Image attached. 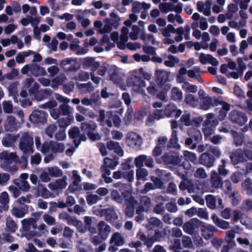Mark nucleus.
<instances>
[{"label":"nucleus","instance_id":"57","mask_svg":"<svg viewBox=\"0 0 252 252\" xmlns=\"http://www.w3.org/2000/svg\"><path fill=\"white\" fill-rule=\"evenodd\" d=\"M180 121L186 126L192 125L190 119V115L189 113L183 115L181 117Z\"/></svg>","mask_w":252,"mask_h":252},{"label":"nucleus","instance_id":"3","mask_svg":"<svg viewBox=\"0 0 252 252\" xmlns=\"http://www.w3.org/2000/svg\"><path fill=\"white\" fill-rule=\"evenodd\" d=\"M137 237L142 242L143 244L146 246L148 248H150L152 247L155 242L160 241L162 237V233L158 230H156L154 236L151 237H146V235L140 231L138 232L137 234Z\"/></svg>","mask_w":252,"mask_h":252},{"label":"nucleus","instance_id":"52","mask_svg":"<svg viewBox=\"0 0 252 252\" xmlns=\"http://www.w3.org/2000/svg\"><path fill=\"white\" fill-rule=\"evenodd\" d=\"M168 58L169 60L165 61L164 63L166 66L173 67L175 63H177L178 62V59L173 55H169Z\"/></svg>","mask_w":252,"mask_h":252},{"label":"nucleus","instance_id":"20","mask_svg":"<svg viewBox=\"0 0 252 252\" xmlns=\"http://www.w3.org/2000/svg\"><path fill=\"white\" fill-rule=\"evenodd\" d=\"M98 234L103 240H106L110 231V226L104 221H100L97 225Z\"/></svg>","mask_w":252,"mask_h":252},{"label":"nucleus","instance_id":"14","mask_svg":"<svg viewBox=\"0 0 252 252\" xmlns=\"http://www.w3.org/2000/svg\"><path fill=\"white\" fill-rule=\"evenodd\" d=\"M137 203L134 196H130L125 200L126 208L124 210L126 216L128 218H132L133 216L135 205Z\"/></svg>","mask_w":252,"mask_h":252},{"label":"nucleus","instance_id":"42","mask_svg":"<svg viewBox=\"0 0 252 252\" xmlns=\"http://www.w3.org/2000/svg\"><path fill=\"white\" fill-rule=\"evenodd\" d=\"M171 84H166L165 87L159 88L162 89V91L158 93H157V97L162 100H165L166 99V93L171 89Z\"/></svg>","mask_w":252,"mask_h":252},{"label":"nucleus","instance_id":"25","mask_svg":"<svg viewBox=\"0 0 252 252\" xmlns=\"http://www.w3.org/2000/svg\"><path fill=\"white\" fill-rule=\"evenodd\" d=\"M211 218L214 223L218 227L222 229H227L229 228V222L219 218L216 214H213Z\"/></svg>","mask_w":252,"mask_h":252},{"label":"nucleus","instance_id":"49","mask_svg":"<svg viewBox=\"0 0 252 252\" xmlns=\"http://www.w3.org/2000/svg\"><path fill=\"white\" fill-rule=\"evenodd\" d=\"M226 241L222 239H219L217 238H213L211 240V243L213 246L216 249L219 250L220 247H222L223 245H225Z\"/></svg>","mask_w":252,"mask_h":252},{"label":"nucleus","instance_id":"18","mask_svg":"<svg viewBox=\"0 0 252 252\" xmlns=\"http://www.w3.org/2000/svg\"><path fill=\"white\" fill-rule=\"evenodd\" d=\"M164 111L166 117L168 118L175 117V118H177L179 117L182 113V111L180 109H178L177 106L173 104L167 105Z\"/></svg>","mask_w":252,"mask_h":252},{"label":"nucleus","instance_id":"15","mask_svg":"<svg viewBox=\"0 0 252 252\" xmlns=\"http://www.w3.org/2000/svg\"><path fill=\"white\" fill-rule=\"evenodd\" d=\"M114 186L118 188L119 192L120 191L121 192L125 200L127 198H129L130 196H133L132 195L130 186L121 182H118L114 185Z\"/></svg>","mask_w":252,"mask_h":252},{"label":"nucleus","instance_id":"16","mask_svg":"<svg viewBox=\"0 0 252 252\" xmlns=\"http://www.w3.org/2000/svg\"><path fill=\"white\" fill-rule=\"evenodd\" d=\"M199 163L207 167H211L214 165L215 158L208 152L202 153L199 157Z\"/></svg>","mask_w":252,"mask_h":252},{"label":"nucleus","instance_id":"63","mask_svg":"<svg viewBox=\"0 0 252 252\" xmlns=\"http://www.w3.org/2000/svg\"><path fill=\"white\" fill-rule=\"evenodd\" d=\"M63 79L62 76H57L52 80V88H57L59 85H61L63 83Z\"/></svg>","mask_w":252,"mask_h":252},{"label":"nucleus","instance_id":"30","mask_svg":"<svg viewBox=\"0 0 252 252\" xmlns=\"http://www.w3.org/2000/svg\"><path fill=\"white\" fill-rule=\"evenodd\" d=\"M207 119L203 124V126H209L215 129L218 124V121L214 118L213 113H209L207 115Z\"/></svg>","mask_w":252,"mask_h":252},{"label":"nucleus","instance_id":"9","mask_svg":"<svg viewBox=\"0 0 252 252\" xmlns=\"http://www.w3.org/2000/svg\"><path fill=\"white\" fill-rule=\"evenodd\" d=\"M163 163L166 165L176 166L181 162L179 155L177 153L169 151L163 154L161 157Z\"/></svg>","mask_w":252,"mask_h":252},{"label":"nucleus","instance_id":"64","mask_svg":"<svg viewBox=\"0 0 252 252\" xmlns=\"http://www.w3.org/2000/svg\"><path fill=\"white\" fill-rule=\"evenodd\" d=\"M57 129V127L56 125H50L46 128L45 132L50 138H52L54 133Z\"/></svg>","mask_w":252,"mask_h":252},{"label":"nucleus","instance_id":"21","mask_svg":"<svg viewBox=\"0 0 252 252\" xmlns=\"http://www.w3.org/2000/svg\"><path fill=\"white\" fill-rule=\"evenodd\" d=\"M66 179V177L64 176L63 178L57 179L55 182L50 183L49 185L50 189L53 190H57L65 188L67 185Z\"/></svg>","mask_w":252,"mask_h":252},{"label":"nucleus","instance_id":"12","mask_svg":"<svg viewBox=\"0 0 252 252\" xmlns=\"http://www.w3.org/2000/svg\"><path fill=\"white\" fill-rule=\"evenodd\" d=\"M95 213L100 217L104 216L107 221H114L118 219V216L113 209H97Z\"/></svg>","mask_w":252,"mask_h":252},{"label":"nucleus","instance_id":"32","mask_svg":"<svg viewBox=\"0 0 252 252\" xmlns=\"http://www.w3.org/2000/svg\"><path fill=\"white\" fill-rule=\"evenodd\" d=\"M233 138L234 143L236 146H242L244 142V136L242 133H239L235 130H231Z\"/></svg>","mask_w":252,"mask_h":252},{"label":"nucleus","instance_id":"11","mask_svg":"<svg viewBox=\"0 0 252 252\" xmlns=\"http://www.w3.org/2000/svg\"><path fill=\"white\" fill-rule=\"evenodd\" d=\"M48 114L43 111L34 110L30 115V121L35 124H44L47 122Z\"/></svg>","mask_w":252,"mask_h":252},{"label":"nucleus","instance_id":"27","mask_svg":"<svg viewBox=\"0 0 252 252\" xmlns=\"http://www.w3.org/2000/svg\"><path fill=\"white\" fill-rule=\"evenodd\" d=\"M31 73L35 77L43 76L46 74L45 68L35 63L31 64Z\"/></svg>","mask_w":252,"mask_h":252},{"label":"nucleus","instance_id":"7","mask_svg":"<svg viewBox=\"0 0 252 252\" xmlns=\"http://www.w3.org/2000/svg\"><path fill=\"white\" fill-rule=\"evenodd\" d=\"M60 66L66 72H73L78 70L80 65L75 59L66 58L60 62Z\"/></svg>","mask_w":252,"mask_h":252},{"label":"nucleus","instance_id":"59","mask_svg":"<svg viewBox=\"0 0 252 252\" xmlns=\"http://www.w3.org/2000/svg\"><path fill=\"white\" fill-rule=\"evenodd\" d=\"M153 116L157 120L163 119L166 116L165 111L161 109H156L153 113Z\"/></svg>","mask_w":252,"mask_h":252},{"label":"nucleus","instance_id":"8","mask_svg":"<svg viewBox=\"0 0 252 252\" xmlns=\"http://www.w3.org/2000/svg\"><path fill=\"white\" fill-rule=\"evenodd\" d=\"M156 76V82L158 88L165 87L166 84H170V73L163 70H157L155 73Z\"/></svg>","mask_w":252,"mask_h":252},{"label":"nucleus","instance_id":"4","mask_svg":"<svg viewBox=\"0 0 252 252\" xmlns=\"http://www.w3.org/2000/svg\"><path fill=\"white\" fill-rule=\"evenodd\" d=\"M203 222L196 218L190 219L189 221L185 222L183 225L184 231L189 234H192L194 232L199 230Z\"/></svg>","mask_w":252,"mask_h":252},{"label":"nucleus","instance_id":"34","mask_svg":"<svg viewBox=\"0 0 252 252\" xmlns=\"http://www.w3.org/2000/svg\"><path fill=\"white\" fill-rule=\"evenodd\" d=\"M200 107L202 109L207 110L212 106V99L208 96L201 98Z\"/></svg>","mask_w":252,"mask_h":252},{"label":"nucleus","instance_id":"46","mask_svg":"<svg viewBox=\"0 0 252 252\" xmlns=\"http://www.w3.org/2000/svg\"><path fill=\"white\" fill-rule=\"evenodd\" d=\"M74 120L73 117L68 116L66 118H62L59 120V125L60 127H66L71 124Z\"/></svg>","mask_w":252,"mask_h":252},{"label":"nucleus","instance_id":"1","mask_svg":"<svg viewBox=\"0 0 252 252\" xmlns=\"http://www.w3.org/2000/svg\"><path fill=\"white\" fill-rule=\"evenodd\" d=\"M189 136L185 139V145L190 149H194L197 145L200 143L202 139V134L200 131L196 128H190L188 130Z\"/></svg>","mask_w":252,"mask_h":252},{"label":"nucleus","instance_id":"58","mask_svg":"<svg viewBox=\"0 0 252 252\" xmlns=\"http://www.w3.org/2000/svg\"><path fill=\"white\" fill-rule=\"evenodd\" d=\"M57 102L54 99L49 100V101L41 105V108L44 109L50 108L51 110L54 109V107L57 106Z\"/></svg>","mask_w":252,"mask_h":252},{"label":"nucleus","instance_id":"10","mask_svg":"<svg viewBox=\"0 0 252 252\" xmlns=\"http://www.w3.org/2000/svg\"><path fill=\"white\" fill-rule=\"evenodd\" d=\"M229 119L232 123L239 126L245 125L248 120L245 113L237 110H233L230 113Z\"/></svg>","mask_w":252,"mask_h":252},{"label":"nucleus","instance_id":"48","mask_svg":"<svg viewBox=\"0 0 252 252\" xmlns=\"http://www.w3.org/2000/svg\"><path fill=\"white\" fill-rule=\"evenodd\" d=\"M100 199L101 198L96 194H91L88 195L86 197L87 203L90 206L95 204L98 200Z\"/></svg>","mask_w":252,"mask_h":252},{"label":"nucleus","instance_id":"19","mask_svg":"<svg viewBox=\"0 0 252 252\" xmlns=\"http://www.w3.org/2000/svg\"><path fill=\"white\" fill-rule=\"evenodd\" d=\"M230 158L232 163L234 165L240 162L245 161L244 151L241 149H238L231 153Z\"/></svg>","mask_w":252,"mask_h":252},{"label":"nucleus","instance_id":"22","mask_svg":"<svg viewBox=\"0 0 252 252\" xmlns=\"http://www.w3.org/2000/svg\"><path fill=\"white\" fill-rule=\"evenodd\" d=\"M107 148L110 151H113L115 153L120 157H122L124 155V151L118 142L112 140L108 141L107 142Z\"/></svg>","mask_w":252,"mask_h":252},{"label":"nucleus","instance_id":"26","mask_svg":"<svg viewBox=\"0 0 252 252\" xmlns=\"http://www.w3.org/2000/svg\"><path fill=\"white\" fill-rule=\"evenodd\" d=\"M96 127L97 125L94 122H91V123L82 122L80 126L81 131L87 135L95 131Z\"/></svg>","mask_w":252,"mask_h":252},{"label":"nucleus","instance_id":"33","mask_svg":"<svg viewBox=\"0 0 252 252\" xmlns=\"http://www.w3.org/2000/svg\"><path fill=\"white\" fill-rule=\"evenodd\" d=\"M68 134L69 137L73 140L75 144V142H76L80 134V129L77 126L71 127L68 130Z\"/></svg>","mask_w":252,"mask_h":252},{"label":"nucleus","instance_id":"62","mask_svg":"<svg viewBox=\"0 0 252 252\" xmlns=\"http://www.w3.org/2000/svg\"><path fill=\"white\" fill-rule=\"evenodd\" d=\"M182 244L184 248H190L192 247L191 240L189 236H185L182 237Z\"/></svg>","mask_w":252,"mask_h":252},{"label":"nucleus","instance_id":"53","mask_svg":"<svg viewBox=\"0 0 252 252\" xmlns=\"http://www.w3.org/2000/svg\"><path fill=\"white\" fill-rule=\"evenodd\" d=\"M3 109L5 113L10 114L13 111V105L10 101H5L2 103Z\"/></svg>","mask_w":252,"mask_h":252},{"label":"nucleus","instance_id":"51","mask_svg":"<svg viewBox=\"0 0 252 252\" xmlns=\"http://www.w3.org/2000/svg\"><path fill=\"white\" fill-rule=\"evenodd\" d=\"M202 131L204 133V138L205 139L210 138L211 136L214 133L215 129L209 126H203Z\"/></svg>","mask_w":252,"mask_h":252},{"label":"nucleus","instance_id":"13","mask_svg":"<svg viewBox=\"0 0 252 252\" xmlns=\"http://www.w3.org/2000/svg\"><path fill=\"white\" fill-rule=\"evenodd\" d=\"M50 115L55 120L58 119L60 116H69L70 111L67 103H63L59 108H54L50 110Z\"/></svg>","mask_w":252,"mask_h":252},{"label":"nucleus","instance_id":"29","mask_svg":"<svg viewBox=\"0 0 252 252\" xmlns=\"http://www.w3.org/2000/svg\"><path fill=\"white\" fill-rule=\"evenodd\" d=\"M221 187L224 193L229 195V197L235 198V193L232 191L231 183L229 180H225L224 182H222V185Z\"/></svg>","mask_w":252,"mask_h":252},{"label":"nucleus","instance_id":"35","mask_svg":"<svg viewBox=\"0 0 252 252\" xmlns=\"http://www.w3.org/2000/svg\"><path fill=\"white\" fill-rule=\"evenodd\" d=\"M83 64L88 67H92L94 69L98 68L100 65L98 62H95L92 57H87L84 59Z\"/></svg>","mask_w":252,"mask_h":252},{"label":"nucleus","instance_id":"17","mask_svg":"<svg viewBox=\"0 0 252 252\" xmlns=\"http://www.w3.org/2000/svg\"><path fill=\"white\" fill-rule=\"evenodd\" d=\"M200 229L201 231L202 237L206 240L212 238L214 232L217 230L214 226L211 224L206 225L203 222Z\"/></svg>","mask_w":252,"mask_h":252},{"label":"nucleus","instance_id":"38","mask_svg":"<svg viewBox=\"0 0 252 252\" xmlns=\"http://www.w3.org/2000/svg\"><path fill=\"white\" fill-rule=\"evenodd\" d=\"M171 97L172 99L175 101H180L182 99V92L180 91L179 88L177 87H174L171 90Z\"/></svg>","mask_w":252,"mask_h":252},{"label":"nucleus","instance_id":"31","mask_svg":"<svg viewBox=\"0 0 252 252\" xmlns=\"http://www.w3.org/2000/svg\"><path fill=\"white\" fill-rule=\"evenodd\" d=\"M1 158L4 160L6 163L11 164L17 160L18 157L16 153L5 152L2 153Z\"/></svg>","mask_w":252,"mask_h":252},{"label":"nucleus","instance_id":"60","mask_svg":"<svg viewBox=\"0 0 252 252\" xmlns=\"http://www.w3.org/2000/svg\"><path fill=\"white\" fill-rule=\"evenodd\" d=\"M123 177L127 180L129 183H131L134 180V171L129 170V171L123 172Z\"/></svg>","mask_w":252,"mask_h":252},{"label":"nucleus","instance_id":"47","mask_svg":"<svg viewBox=\"0 0 252 252\" xmlns=\"http://www.w3.org/2000/svg\"><path fill=\"white\" fill-rule=\"evenodd\" d=\"M49 174L51 177H58L63 175L62 171L57 167H49L48 169Z\"/></svg>","mask_w":252,"mask_h":252},{"label":"nucleus","instance_id":"5","mask_svg":"<svg viewBox=\"0 0 252 252\" xmlns=\"http://www.w3.org/2000/svg\"><path fill=\"white\" fill-rule=\"evenodd\" d=\"M128 85L132 87L134 92L140 93L142 91V88L145 86V81L141 77L138 75H133L128 78Z\"/></svg>","mask_w":252,"mask_h":252},{"label":"nucleus","instance_id":"54","mask_svg":"<svg viewBox=\"0 0 252 252\" xmlns=\"http://www.w3.org/2000/svg\"><path fill=\"white\" fill-rule=\"evenodd\" d=\"M146 159V156L142 155L136 157L135 159V165L138 168L143 166V163Z\"/></svg>","mask_w":252,"mask_h":252},{"label":"nucleus","instance_id":"36","mask_svg":"<svg viewBox=\"0 0 252 252\" xmlns=\"http://www.w3.org/2000/svg\"><path fill=\"white\" fill-rule=\"evenodd\" d=\"M6 229L11 233L15 232L17 229L18 226L11 217H7L6 221Z\"/></svg>","mask_w":252,"mask_h":252},{"label":"nucleus","instance_id":"6","mask_svg":"<svg viewBox=\"0 0 252 252\" xmlns=\"http://www.w3.org/2000/svg\"><path fill=\"white\" fill-rule=\"evenodd\" d=\"M126 141L128 146L135 149H138L142 144L141 136L134 132L127 133Z\"/></svg>","mask_w":252,"mask_h":252},{"label":"nucleus","instance_id":"50","mask_svg":"<svg viewBox=\"0 0 252 252\" xmlns=\"http://www.w3.org/2000/svg\"><path fill=\"white\" fill-rule=\"evenodd\" d=\"M148 171L145 168H138L136 170V179L138 180L143 179L148 175Z\"/></svg>","mask_w":252,"mask_h":252},{"label":"nucleus","instance_id":"40","mask_svg":"<svg viewBox=\"0 0 252 252\" xmlns=\"http://www.w3.org/2000/svg\"><path fill=\"white\" fill-rule=\"evenodd\" d=\"M206 202L207 206L211 209H214L216 207V200L215 196L209 194L206 196Z\"/></svg>","mask_w":252,"mask_h":252},{"label":"nucleus","instance_id":"24","mask_svg":"<svg viewBox=\"0 0 252 252\" xmlns=\"http://www.w3.org/2000/svg\"><path fill=\"white\" fill-rule=\"evenodd\" d=\"M28 212V206L23 205L20 207H14L11 210L12 215L17 218H23Z\"/></svg>","mask_w":252,"mask_h":252},{"label":"nucleus","instance_id":"37","mask_svg":"<svg viewBox=\"0 0 252 252\" xmlns=\"http://www.w3.org/2000/svg\"><path fill=\"white\" fill-rule=\"evenodd\" d=\"M118 163L119 161L117 158L112 159L111 158L106 157L104 158L103 165H105L110 169H114Z\"/></svg>","mask_w":252,"mask_h":252},{"label":"nucleus","instance_id":"56","mask_svg":"<svg viewBox=\"0 0 252 252\" xmlns=\"http://www.w3.org/2000/svg\"><path fill=\"white\" fill-rule=\"evenodd\" d=\"M107 115L109 117H112L114 125L116 127H119L121 123V118L117 115H113L112 112H107Z\"/></svg>","mask_w":252,"mask_h":252},{"label":"nucleus","instance_id":"55","mask_svg":"<svg viewBox=\"0 0 252 252\" xmlns=\"http://www.w3.org/2000/svg\"><path fill=\"white\" fill-rule=\"evenodd\" d=\"M151 180L153 182V184L156 189L162 188L163 183L159 178L152 176L151 177Z\"/></svg>","mask_w":252,"mask_h":252},{"label":"nucleus","instance_id":"2","mask_svg":"<svg viewBox=\"0 0 252 252\" xmlns=\"http://www.w3.org/2000/svg\"><path fill=\"white\" fill-rule=\"evenodd\" d=\"M19 147L25 154L33 153V139L28 132H24L22 134L20 139Z\"/></svg>","mask_w":252,"mask_h":252},{"label":"nucleus","instance_id":"44","mask_svg":"<svg viewBox=\"0 0 252 252\" xmlns=\"http://www.w3.org/2000/svg\"><path fill=\"white\" fill-rule=\"evenodd\" d=\"M140 203L141 205L145 208L146 212H147L149 211L151 204V201L150 197L147 196L142 197L140 200Z\"/></svg>","mask_w":252,"mask_h":252},{"label":"nucleus","instance_id":"61","mask_svg":"<svg viewBox=\"0 0 252 252\" xmlns=\"http://www.w3.org/2000/svg\"><path fill=\"white\" fill-rule=\"evenodd\" d=\"M222 165H220L218 168L219 174L220 176H225L228 173V170L225 168V161L224 159L221 160Z\"/></svg>","mask_w":252,"mask_h":252},{"label":"nucleus","instance_id":"45","mask_svg":"<svg viewBox=\"0 0 252 252\" xmlns=\"http://www.w3.org/2000/svg\"><path fill=\"white\" fill-rule=\"evenodd\" d=\"M35 222V220L32 218L28 219H25L21 221V224L23 229L27 231L30 229L31 225Z\"/></svg>","mask_w":252,"mask_h":252},{"label":"nucleus","instance_id":"43","mask_svg":"<svg viewBox=\"0 0 252 252\" xmlns=\"http://www.w3.org/2000/svg\"><path fill=\"white\" fill-rule=\"evenodd\" d=\"M64 150V145L62 143H54L52 144L51 151L53 153H63Z\"/></svg>","mask_w":252,"mask_h":252},{"label":"nucleus","instance_id":"23","mask_svg":"<svg viewBox=\"0 0 252 252\" xmlns=\"http://www.w3.org/2000/svg\"><path fill=\"white\" fill-rule=\"evenodd\" d=\"M4 128L6 131L12 132L17 129V123L15 118L11 115L8 116L4 124Z\"/></svg>","mask_w":252,"mask_h":252},{"label":"nucleus","instance_id":"39","mask_svg":"<svg viewBox=\"0 0 252 252\" xmlns=\"http://www.w3.org/2000/svg\"><path fill=\"white\" fill-rule=\"evenodd\" d=\"M242 187L246 190L248 194H252V181L250 178H246L242 183Z\"/></svg>","mask_w":252,"mask_h":252},{"label":"nucleus","instance_id":"28","mask_svg":"<svg viewBox=\"0 0 252 252\" xmlns=\"http://www.w3.org/2000/svg\"><path fill=\"white\" fill-rule=\"evenodd\" d=\"M211 181L213 186L216 188H220L222 185V179L216 171H212Z\"/></svg>","mask_w":252,"mask_h":252},{"label":"nucleus","instance_id":"41","mask_svg":"<svg viewBox=\"0 0 252 252\" xmlns=\"http://www.w3.org/2000/svg\"><path fill=\"white\" fill-rule=\"evenodd\" d=\"M111 198L114 201L122 204L124 201V197L121 195L118 190L113 189L111 192Z\"/></svg>","mask_w":252,"mask_h":252}]
</instances>
